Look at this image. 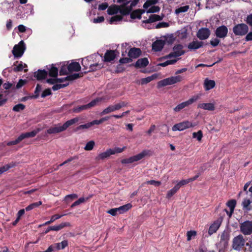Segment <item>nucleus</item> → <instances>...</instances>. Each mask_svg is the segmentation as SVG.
<instances>
[{
    "label": "nucleus",
    "mask_w": 252,
    "mask_h": 252,
    "mask_svg": "<svg viewBox=\"0 0 252 252\" xmlns=\"http://www.w3.org/2000/svg\"><path fill=\"white\" fill-rule=\"evenodd\" d=\"M221 222L219 220L215 221L209 227L208 233L210 235L215 233L220 226Z\"/></svg>",
    "instance_id": "25"
},
{
    "label": "nucleus",
    "mask_w": 252,
    "mask_h": 252,
    "mask_svg": "<svg viewBox=\"0 0 252 252\" xmlns=\"http://www.w3.org/2000/svg\"><path fill=\"white\" fill-rule=\"evenodd\" d=\"M68 70L69 72H71L73 71H78L81 69L80 64L77 62H72L67 65Z\"/></svg>",
    "instance_id": "26"
},
{
    "label": "nucleus",
    "mask_w": 252,
    "mask_h": 252,
    "mask_svg": "<svg viewBox=\"0 0 252 252\" xmlns=\"http://www.w3.org/2000/svg\"><path fill=\"white\" fill-rule=\"evenodd\" d=\"M245 240L242 235L235 237L233 240L232 247L235 250L240 251L244 246Z\"/></svg>",
    "instance_id": "10"
},
{
    "label": "nucleus",
    "mask_w": 252,
    "mask_h": 252,
    "mask_svg": "<svg viewBox=\"0 0 252 252\" xmlns=\"http://www.w3.org/2000/svg\"><path fill=\"white\" fill-rule=\"evenodd\" d=\"M25 108V105L21 104V103H19L17 105H15L13 107L12 110H13V111H14L15 112H20L22 110H23Z\"/></svg>",
    "instance_id": "52"
},
{
    "label": "nucleus",
    "mask_w": 252,
    "mask_h": 252,
    "mask_svg": "<svg viewBox=\"0 0 252 252\" xmlns=\"http://www.w3.org/2000/svg\"><path fill=\"white\" fill-rule=\"evenodd\" d=\"M184 54L185 51L183 50V46L181 44H177L174 46L173 48V52L164 57V58L170 59L172 58H177L184 55Z\"/></svg>",
    "instance_id": "9"
},
{
    "label": "nucleus",
    "mask_w": 252,
    "mask_h": 252,
    "mask_svg": "<svg viewBox=\"0 0 252 252\" xmlns=\"http://www.w3.org/2000/svg\"><path fill=\"white\" fill-rule=\"evenodd\" d=\"M157 0H148L144 3L143 7L144 9H147L150 6L157 3Z\"/></svg>",
    "instance_id": "50"
},
{
    "label": "nucleus",
    "mask_w": 252,
    "mask_h": 252,
    "mask_svg": "<svg viewBox=\"0 0 252 252\" xmlns=\"http://www.w3.org/2000/svg\"><path fill=\"white\" fill-rule=\"evenodd\" d=\"M56 250H60L64 249L68 245L67 241L64 240L61 243H58L54 244Z\"/></svg>",
    "instance_id": "37"
},
{
    "label": "nucleus",
    "mask_w": 252,
    "mask_h": 252,
    "mask_svg": "<svg viewBox=\"0 0 252 252\" xmlns=\"http://www.w3.org/2000/svg\"><path fill=\"white\" fill-rule=\"evenodd\" d=\"M26 66H27V65L26 64H23L22 62H20L17 65L14 67L13 70L15 72L20 71H22L23 69V68Z\"/></svg>",
    "instance_id": "51"
},
{
    "label": "nucleus",
    "mask_w": 252,
    "mask_h": 252,
    "mask_svg": "<svg viewBox=\"0 0 252 252\" xmlns=\"http://www.w3.org/2000/svg\"><path fill=\"white\" fill-rule=\"evenodd\" d=\"M95 145V142L93 140H91L87 143L84 147L86 151H91L93 149Z\"/></svg>",
    "instance_id": "48"
},
{
    "label": "nucleus",
    "mask_w": 252,
    "mask_h": 252,
    "mask_svg": "<svg viewBox=\"0 0 252 252\" xmlns=\"http://www.w3.org/2000/svg\"><path fill=\"white\" fill-rule=\"evenodd\" d=\"M204 88L205 91H209L214 88L216 85L215 81L206 78L204 81Z\"/></svg>",
    "instance_id": "20"
},
{
    "label": "nucleus",
    "mask_w": 252,
    "mask_h": 252,
    "mask_svg": "<svg viewBox=\"0 0 252 252\" xmlns=\"http://www.w3.org/2000/svg\"><path fill=\"white\" fill-rule=\"evenodd\" d=\"M141 52L140 49L136 48H131L128 53L130 58L135 59L138 58L141 54Z\"/></svg>",
    "instance_id": "21"
},
{
    "label": "nucleus",
    "mask_w": 252,
    "mask_h": 252,
    "mask_svg": "<svg viewBox=\"0 0 252 252\" xmlns=\"http://www.w3.org/2000/svg\"><path fill=\"white\" fill-rule=\"evenodd\" d=\"M127 103L125 101H121L117 104L114 105L116 111L120 110L121 108L126 106Z\"/></svg>",
    "instance_id": "54"
},
{
    "label": "nucleus",
    "mask_w": 252,
    "mask_h": 252,
    "mask_svg": "<svg viewBox=\"0 0 252 252\" xmlns=\"http://www.w3.org/2000/svg\"><path fill=\"white\" fill-rule=\"evenodd\" d=\"M85 201V199L84 197H80L77 200L75 201L71 206V207H74L76 206L79 205Z\"/></svg>",
    "instance_id": "60"
},
{
    "label": "nucleus",
    "mask_w": 252,
    "mask_h": 252,
    "mask_svg": "<svg viewBox=\"0 0 252 252\" xmlns=\"http://www.w3.org/2000/svg\"><path fill=\"white\" fill-rule=\"evenodd\" d=\"M102 100L101 98H96V99L92 100L91 102L87 104L79 106L74 107L72 109V112L74 113H79L82 111L89 109L97 104V103Z\"/></svg>",
    "instance_id": "4"
},
{
    "label": "nucleus",
    "mask_w": 252,
    "mask_h": 252,
    "mask_svg": "<svg viewBox=\"0 0 252 252\" xmlns=\"http://www.w3.org/2000/svg\"><path fill=\"white\" fill-rule=\"evenodd\" d=\"M21 141V138H20V136H19L15 140H13V141H11L8 142L6 143V145L7 146L14 145H16V144H18Z\"/></svg>",
    "instance_id": "61"
},
{
    "label": "nucleus",
    "mask_w": 252,
    "mask_h": 252,
    "mask_svg": "<svg viewBox=\"0 0 252 252\" xmlns=\"http://www.w3.org/2000/svg\"><path fill=\"white\" fill-rule=\"evenodd\" d=\"M194 126H195V125L192 122L189 121H184L174 125L172 127V130L173 131H183Z\"/></svg>",
    "instance_id": "7"
},
{
    "label": "nucleus",
    "mask_w": 252,
    "mask_h": 252,
    "mask_svg": "<svg viewBox=\"0 0 252 252\" xmlns=\"http://www.w3.org/2000/svg\"><path fill=\"white\" fill-rule=\"evenodd\" d=\"M165 42L161 39L157 40L152 44V49L155 51H160L163 48Z\"/></svg>",
    "instance_id": "17"
},
{
    "label": "nucleus",
    "mask_w": 252,
    "mask_h": 252,
    "mask_svg": "<svg viewBox=\"0 0 252 252\" xmlns=\"http://www.w3.org/2000/svg\"><path fill=\"white\" fill-rule=\"evenodd\" d=\"M123 17L121 15H115L112 17L110 20V23L111 24H117L118 22L122 21Z\"/></svg>",
    "instance_id": "43"
},
{
    "label": "nucleus",
    "mask_w": 252,
    "mask_h": 252,
    "mask_svg": "<svg viewBox=\"0 0 252 252\" xmlns=\"http://www.w3.org/2000/svg\"><path fill=\"white\" fill-rule=\"evenodd\" d=\"M149 64V61L147 58H144L138 59L136 63L135 66L136 67H144L148 65Z\"/></svg>",
    "instance_id": "27"
},
{
    "label": "nucleus",
    "mask_w": 252,
    "mask_h": 252,
    "mask_svg": "<svg viewBox=\"0 0 252 252\" xmlns=\"http://www.w3.org/2000/svg\"><path fill=\"white\" fill-rule=\"evenodd\" d=\"M157 77H158V74H154L150 76H148L147 77L142 78L141 80V83L142 85L146 84L150 82L151 81L156 79L157 78Z\"/></svg>",
    "instance_id": "34"
},
{
    "label": "nucleus",
    "mask_w": 252,
    "mask_h": 252,
    "mask_svg": "<svg viewBox=\"0 0 252 252\" xmlns=\"http://www.w3.org/2000/svg\"><path fill=\"white\" fill-rule=\"evenodd\" d=\"M109 118V117H105L102 118L101 119H100V120H94L92 122H90V123L91 124V126H93V125H99V124L102 123L103 122H104V121L108 120Z\"/></svg>",
    "instance_id": "45"
},
{
    "label": "nucleus",
    "mask_w": 252,
    "mask_h": 252,
    "mask_svg": "<svg viewBox=\"0 0 252 252\" xmlns=\"http://www.w3.org/2000/svg\"><path fill=\"white\" fill-rule=\"evenodd\" d=\"M48 74V71L45 70L38 69L37 71L35 72L34 77L38 80H42L45 79Z\"/></svg>",
    "instance_id": "24"
},
{
    "label": "nucleus",
    "mask_w": 252,
    "mask_h": 252,
    "mask_svg": "<svg viewBox=\"0 0 252 252\" xmlns=\"http://www.w3.org/2000/svg\"><path fill=\"white\" fill-rule=\"evenodd\" d=\"M91 126H91V124L90 122V123H88L84 124V125H80L79 126H77L75 128V130L76 131H78V130H80V129H87V128H90Z\"/></svg>",
    "instance_id": "57"
},
{
    "label": "nucleus",
    "mask_w": 252,
    "mask_h": 252,
    "mask_svg": "<svg viewBox=\"0 0 252 252\" xmlns=\"http://www.w3.org/2000/svg\"><path fill=\"white\" fill-rule=\"evenodd\" d=\"M178 190L179 189L178 188V187H176V186H175L174 188H173L172 189H171L167 192L166 197L167 198H171L174 194H175L177 192Z\"/></svg>",
    "instance_id": "44"
},
{
    "label": "nucleus",
    "mask_w": 252,
    "mask_h": 252,
    "mask_svg": "<svg viewBox=\"0 0 252 252\" xmlns=\"http://www.w3.org/2000/svg\"><path fill=\"white\" fill-rule=\"evenodd\" d=\"M63 128L61 124L55 125L53 127H51L47 130L48 134H55L63 131Z\"/></svg>",
    "instance_id": "18"
},
{
    "label": "nucleus",
    "mask_w": 252,
    "mask_h": 252,
    "mask_svg": "<svg viewBox=\"0 0 252 252\" xmlns=\"http://www.w3.org/2000/svg\"><path fill=\"white\" fill-rule=\"evenodd\" d=\"M182 80L183 77L181 75L171 76L160 81L158 85V87H164L180 82Z\"/></svg>",
    "instance_id": "2"
},
{
    "label": "nucleus",
    "mask_w": 252,
    "mask_h": 252,
    "mask_svg": "<svg viewBox=\"0 0 252 252\" xmlns=\"http://www.w3.org/2000/svg\"><path fill=\"white\" fill-rule=\"evenodd\" d=\"M210 35V31L207 28L200 29L196 33L197 37L200 40L207 39Z\"/></svg>",
    "instance_id": "14"
},
{
    "label": "nucleus",
    "mask_w": 252,
    "mask_h": 252,
    "mask_svg": "<svg viewBox=\"0 0 252 252\" xmlns=\"http://www.w3.org/2000/svg\"><path fill=\"white\" fill-rule=\"evenodd\" d=\"M70 225H71L69 222H63L59 225L51 226H50V228H51L52 231H59V230L62 229V228H63L65 227L70 226Z\"/></svg>",
    "instance_id": "32"
},
{
    "label": "nucleus",
    "mask_w": 252,
    "mask_h": 252,
    "mask_svg": "<svg viewBox=\"0 0 252 252\" xmlns=\"http://www.w3.org/2000/svg\"><path fill=\"white\" fill-rule=\"evenodd\" d=\"M112 155L111 149H107L105 152L100 153L95 158L96 160H103Z\"/></svg>",
    "instance_id": "22"
},
{
    "label": "nucleus",
    "mask_w": 252,
    "mask_h": 252,
    "mask_svg": "<svg viewBox=\"0 0 252 252\" xmlns=\"http://www.w3.org/2000/svg\"><path fill=\"white\" fill-rule=\"evenodd\" d=\"M189 5L181 6L175 10V13L178 14L181 13L186 12L189 9Z\"/></svg>",
    "instance_id": "47"
},
{
    "label": "nucleus",
    "mask_w": 252,
    "mask_h": 252,
    "mask_svg": "<svg viewBox=\"0 0 252 252\" xmlns=\"http://www.w3.org/2000/svg\"><path fill=\"white\" fill-rule=\"evenodd\" d=\"M197 107L205 110L213 111L215 109V105L212 103H199Z\"/></svg>",
    "instance_id": "23"
},
{
    "label": "nucleus",
    "mask_w": 252,
    "mask_h": 252,
    "mask_svg": "<svg viewBox=\"0 0 252 252\" xmlns=\"http://www.w3.org/2000/svg\"><path fill=\"white\" fill-rule=\"evenodd\" d=\"M64 215H54L51 217V218L50 220L46 221L44 223H43L42 226H45L48 225L52 222H54L55 220H58L62 218L63 216Z\"/></svg>",
    "instance_id": "39"
},
{
    "label": "nucleus",
    "mask_w": 252,
    "mask_h": 252,
    "mask_svg": "<svg viewBox=\"0 0 252 252\" xmlns=\"http://www.w3.org/2000/svg\"><path fill=\"white\" fill-rule=\"evenodd\" d=\"M148 154V151H143L141 153L135 155L134 156L131 157L127 158H125L121 160V163L122 164H128L132 163L133 162L138 161L141 159H142L145 156Z\"/></svg>",
    "instance_id": "8"
},
{
    "label": "nucleus",
    "mask_w": 252,
    "mask_h": 252,
    "mask_svg": "<svg viewBox=\"0 0 252 252\" xmlns=\"http://www.w3.org/2000/svg\"><path fill=\"white\" fill-rule=\"evenodd\" d=\"M67 65H68L67 64H65V63H62L60 70V74L61 75H66L68 73H70V72H69V70H68Z\"/></svg>",
    "instance_id": "38"
},
{
    "label": "nucleus",
    "mask_w": 252,
    "mask_h": 252,
    "mask_svg": "<svg viewBox=\"0 0 252 252\" xmlns=\"http://www.w3.org/2000/svg\"><path fill=\"white\" fill-rule=\"evenodd\" d=\"M200 95L201 94H197L196 95H193L187 101H184L179 104L176 107H175L174 108V111L176 112H178L180 111L182 109L192 104L193 102L197 101L200 98Z\"/></svg>",
    "instance_id": "5"
},
{
    "label": "nucleus",
    "mask_w": 252,
    "mask_h": 252,
    "mask_svg": "<svg viewBox=\"0 0 252 252\" xmlns=\"http://www.w3.org/2000/svg\"><path fill=\"white\" fill-rule=\"evenodd\" d=\"M192 137L194 138H196L198 141H200L202 138V133L201 130H199L197 132H193L192 133Z\"/></svg>",
    "instance_id": "58"
},
{
    "label": "nucleus",
    "mask_w": 252,
    "mask_h": 252,
    "mask_svg": "<svg viewBox=\"0 0 252 252\" xmlns=\"http://www.w3.org/2000/svg\"><path fill=\"white\" fill-rule=\"evenodd\" d=\"M178 60V59H177L169 60L165 61V62L159 63L158 65L165 67L170 64H174L177 62Z\"/></svg>",
    "instance_id": "40"
},
{
    "label": "nucleus",
    "mask_w": 252,
    "mask_h": 252,
    "mask_svg": "<svg viewBox=\"0 0 252 252\" xmlns=\"http://www.w3.org/2000/svg\"><path fill=\"white\" fill-rule=\"evenodd\" d=\"M124 8L123 4L117 5L116 4L109 6L107 9V13L110 15L117 14L118 12L121 14V10Z\"/></svg>",
    "instance_id": "15"
},
{
    "label": "nucleus",
    "mask_w": 252,
    "mask_h": 252,
    "mask_svg": "<svg viewBox=\"0 0 252 252\" xmlns=\"http://www.w3.org/2000/svg\"><path fill=\"white\" fill-rule=\"evenodd\" d=\"M232 31L235 35L243 36L248 32L249 27L244 23L238 24L233 27Z\"/></svg>",
    "instance_id": "3"
},
{
    "label": "nucleus",
    "mask_w": 252,
    "mask_h": 252,
    "mask_svg": "<svg viewBox=\"0 0 252 252\" xmlns=\"http://www.w3.org/2000/svg\"><path fill=\"white\" fill-rule=\"evenodd\" d=\"M220 42V40L218 38V37L213 38L210 40V44L213 47L218 46Z\"/></svg>",
    "instance_id": "64"
},
{
    "label": "nucleus",
    "mask_w": 252,
    "mask_h": 252,
    "mask_svg": "<svg viewBox=\"0 0 252 252\" xmlns=\"http://www.w3.org/2000/svg\"><path fill=\"white\" fill-rule=\"evenodd\" d=\"M226 205L230 210L229 215V217H230L234 212L235 207L236 205V201L234 199L230 200L227 202Z\"/></svg>",
    "instance_id": "35"
},
{
    "label": "nucleus",
    "mask_w": 252,
    "mask_h": 252,
    "mask_svg": "<svg viewBox=\"0 0 252 252\" xmlns=\"http://www.w3.org/2000/svg\"><path fill=\"white\" fill-rule=\"evenodd\" d=\"M79 76H80L79 73H74L73 74H71L66 76V78L68 79V81H72L78 78Z\"/></svg>",
    "instance_id": "62"
},
{
    "label": "nucleus",
    "mask_w": 252,
    "mask_h": 252,
    "mask_svg": "<svg viewBox=\"0 0 252 252\" xmlns=\"http://www.w3.org/2000/svg\"><path fill=\"white\" fill-rule=\"evenodd\" d=\"M25 49V44L24 41L21 40L18 44H16L14 46L12 52L15 58H19L22 56Z\"/></svg>",
    "instance_id": "6"
},
{
    "label": "nucleus",
    "mask_w": 252,
    "mask_h": 252,
    "mask_svg": "<svg viewBox=\"0 0 252 252\" xmlns=\"http://www.w3.org/2000/svg\"><path fill=\"white\" fill-rule=\"evenodd\" d=\"M160 10V8L158 6H152L147 10V13H153L158 12Z\"/></svg>",
    "instance_id": "55"
},
{
    "label": "nucleus",
    "mask_w": 252,
    "mask_h": 252,
    "mask_svg": "<svg viewBox=\"0 0 252 252\" xmlns=\"http://www.w3.org/2000/svg\"><path fill=\"white\" fill-rule=\"evenodd\" d=\"M79 119L78 117H76L71 120L67 121L65 123H64L62 125L64 131L66 130L69 126L77 123L79 121Z\"/></svg>",
    "instance_id": "30"
},
{
    "label": "nucleus",
    "mask_w": 252,
    "mask_h": 252,
    "mask_svg": "<svg viewBox=\"0 0 252 252\" xmlns=\"http://www.w3.org/2000/svg\"><path fill=\"white\" fill-rule=\"evenodd\" d=\"M228 32V30L227 27L222 25L216 29L215 33L217 37L223 39L227 36Z\"/></svg>",
    "instance_id": "12"
},
{
    "label": "nucleus",
    "mask_w": 252,
    "mask_h": 252,
    "mask_svg": "<svg viewBox=\"0 0 252 252\" xmlns=\"http://www.w3.org/2000/svg\"><path fill=\"white\" fill-rule=\"evenodd\" d=\"M203 46V42L197 40H193L190 42L188 46V49L190 51H194Z\"/></svg>",
    "instance_id": "16"
},
{
    "label": "nucleus",
    "mask_w": 252,
    "mask_h": 252,
    "mask_svg": "<svg viewBox=\"0 0 252 252\" xmlns=\"http://www.w3.org/2000/svg\"><path fill=\"white\" fill-rule=\"evenodd\" d=\"M229 238V236L227 232H223L220 236V242L225 243L228 241Z\"/></svg>",
    "instance_id": "53"
},
{
    "label": "nucleus",
    "mask_w": 252,
    "mask_h": 252,
    "mask_svg": "<svg viewBox=\"0 0 252 252\" xmlns=\"http://www.w3.org/2000/svg\"><path fill=\"white\" fill-rule=\"evenodd\" d=\"M138 0H133L131 1L130 4H123L124 8L121 10V14L123 16L129 15L132 10L133 7L135 6L138 3Z\"/></svg>",
    "instance_id": "13"
},
{
    "label": "nucleus",
    "mask_w": 252,
    "mask_h": 252,
    "mask_svg": "<svg viewBox=\"0 0 252 252\" xmlns=\"http://www.w3.org/2000/svg\"><path fill=\"white\" fill-rule=\"evenodd\" d=\"M126 147L125 146L123 148L119 147H115L114 149H111V152L112 155H115L117 153H121L123 152L125 149Z\"/></svg>",
    "instance_id": "56"
},
{
    "label": "nucleus",
    "mask_w": 252,
    "mask_h": 252,
    "mask_svg": "<svg viewBox=\"0 0 252 252\" xmlns=\"http://www.w3.org/2000/svg\"><path fill=\"white\" fill-rule=\"evenodd\" d=\"M98 57V54H93L82 59V65L84 67L83 69L86 70L84 71L85 73L94 71L102 67L101 64L94 63L96 61V58Z\"/></svg>",
    "instance_id": "1"
},
{
    "label": "nucleus",
    "mask_w": 252,
    "mask_h": 252,
    "mask_svg": "<svg viewBox=\"0 0 252 252\" xmlns=\"http://www.w3.org/2000/svg\"><path fill=\"white\" fill-rule=\"evenodd\" d=\"M116 111L115 109V107L114 105H110L108 106L107 108L104 109L100 113V115L101 116H103L106 114H109L111 112Z\"/></svg>",
    "instance_id": "36"
},
{
    "label": "nucleus",
    "mask_w": 252,
    "mask_h": 252,
    "mask_svg": "<svg viewBox=\"0 0 252 252\" xmlns=\"http://www.w3.org/2000/svg\"><path fill=\"white\" fill-rule=\"evenodd\" d=\"M42 204V202L39 201L37 202L33 203L28 206L25 208V210L26 211H29L30 210H32L33 209L38 207L39 206L41 205Z\"/></svg>",
    "instance_id": "42"
},
{
    "label": "nucleus",
    "mask_w": 252,
    "mask_h": 252,
    "mask_svg": "<svg viewBox=\"0 0 252 252\" xmlns=\"http://www.w3.org/2000/svg\"><path fill=\"white\" fill-rule=\"evenodd\" d=\"M161 20V18L159 15L153 14L149 17V19L143 21V23H151L156 21H160Z\"/></svg>",
    "instance_id": "29"
},
{
    "label": "nucleus",
    "mask_w": 252,
    "mask_h": 252,
    "mask_svg": "<svg viewBox=\"0 0 252 252\" xmlns=\"http://www.w3.org/2000/svg\"><path fill=\"white\" fill-rule=\"evenodd\" d=\"M189 179L186 180H182L179 182L176 185V187H178V188L179 189L182 186H184L185 185L188 184L189 183Z\"/></svg>",
    "instance_id": "59"
},
{
    "label": "nucleus",
    "mask_w": 252,
    "mask_h": 252,
    "mask_svg": "<svg viewBox=\"0 0 252 252\" xmlns=\"http://www.w3.org/2000/svg\"><path fill=\"white\" fill-rule=\"evenodd\" d=\"M132 207V205L130 203H127L126 205L121 206L118 208H115L116 212L118 214H121L127 211Z\"/></svg>",
    "instance_id": "28"
},
{
    "label": "nucleus",
    "mask_w": 252,
    "mask_h": 252,
    "mask_svg": "<svg viewBox=\"0 0 252 252\" xmlns=\"http://www.w3.org/2000/svg\"><path fill=\"white\" fill-rule=\"evenodd\" d=\"M36 134H37V132L35 130H33V131H32L31 132L22 133L19 136L22 141L23 139L27 138L33 137L36 135Z\"/></svg>",
    "instance_id": "33"
},
{
    "label": "nucleus",
    "mask_w": 252,
    "mask_h": 252,
    "mask_svg": "<svg viewBox=\"0 0 252 252\" xmlns=\"http://www.w3.org/2000/svg\"><path fill=\"white\" fill-rule=\"evenodd\" d=\"M56 64H52L51 67L48 68L49 70V74L50 76L56 77L58 74V68L55 66Z\"/></svg>",
    "instance_id": "31"
},
{
    "label": "nucleus",
    "mask_w": 252,
    "mask_h": 252,
    "mask_svg": "<svg viewBox=\"0 0 252 252\" xmlns=\"http://www.w3.org/2000/svg\"><path fill=\"white\" fill-rule=\"evenodd\" d=\"M251 202L252 201L249 199H244L242 202L243 209L244 210H246L247 211H250L251 210V208L250 207V205Z\"/></svg>",
    "instance_id": "41"
},
{
    "label": "nucleus",
    "mask_w": 252,
    "mask_h": 252,
    "mask_svg": "<svg viewBox=\"0 0 252 252\" xmlns=\"http://www.w3.org/2000/svg\"><path fill=\"white\" fill-rule=\"evenodd\" d=\"M69 84V82H66L65 83H63L62 84H55L53 87H52V90L54 91H57L60 89L63 88L67 86H68Z\"/></svg>",
    "instance_id": "46"
},
{
    "label": "nucleus",
    "mask_w": 252,
    "mask_h": 252,
    "mask_svg": "<svg viewBox=\"0 0 252 252\" xmlns=\"http://www.w3.org/2000/svg\"><path fill=\"white\" fill-rule=\"evenodd\" d=\"M116 51L115 50H108L104 57L105 62H111L115 59L116 56Z\"/></svg>",
    "instance_id": "19"
},
{
    "label": "nucleus",
    "mask_w": 252,
    "mask_h": 252,
    "mask_svg": "<svg viewBox=\"0 0 252 252\" xmlns=\"http://www.w3.org/2000/svg\"><path fill=\"white\" fill-rule=\"evenodd\" d=\"M240 230L244 235H251L252 233V222L247 220L242 223L240 226Z\"/></svg>",
    "instance_id": "11"
},
{
    "label": "nucleus",
    "mask_w": 252,
    "mask_h": 252,
    "mask_svg": "<svg viewBox=\"0 0 252 252\" xmlns=\"http://www.w3.org/2000/svg\"><path fill=\"white\" fill-rule=\"evenodd\" d=\"M196 235V232L195 231H189L187 232V240L190 241L192 236H195Z\"/></svg>",
    "instance_id": "63"
},
{
    "label": "nucleus",
    "mask_w": 252,
    "mask_h": 252,
    "mask_svg": "<svg viewBox=\"0 0 252 252\" xmlns=\"http://www.w3.org/2000/svg\"><path fill=\"white\" fill-rule=\"evenodd\" d=\"M139 10H135L132 11L130 13V18L132 19H141V17L140 16V14L139 13Z\"/></svg>",
    "instance_id": "49"
}]
</instances>
